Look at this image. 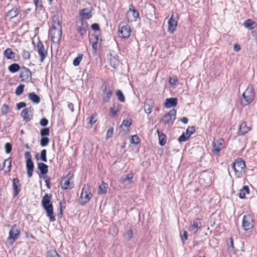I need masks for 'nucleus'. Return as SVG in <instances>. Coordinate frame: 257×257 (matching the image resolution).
Returning a JSON list of instances; mask_svg holds the SVG:
<instances>
[{
	"label": "nucleus",
	"mask_w": 257,
	"mask_h": 257,
	"mask_svg": "<svg viewBox=\"0 0 257 257\" xmlns=\"http://www.w3.org/2000/svg\"><path fill=\"white\" fill-rule=\"evenodd\" d=\"M42 204L43 208L46 211L47 215L49 218L50 221L55 220L53 214V208L51 201V195L46 194L43 197Z\"/></svg>",
	"instance_id": "1"
},
{
	"label": "nucleus",
	"mask_w": 257,
	"mask_h": 257,
	"mask_svg": "<svg viewBox=\"0 0 257 257\" xmlns=\"http://www.w3.org/2000/svg\"><path fill=\"white\" fill-rule=\"evenodd\" d=\"M52 28L49 32V36L51 38V41L53 43H57L59 42L61 37V26L60 22L55 21L53 19L52 22Z\"/></svg>",
	"instance_id": "2"
},
{
	"label": "nucleus",
	"mask_w": 257,
	"mask_h": 257,
	"mask_svg": "<svg viewBox=\"0 0 257 257\" xmlns=\"http://www.w3.org/2000/svg\"><path fill=\"white\" fill-rule=\"evenodd\" d=\"M232 167L235 172V175L237 178L241 177L242 174L245 172V162L240 158L235 160L232 164Z\"/></svg>",
	"instance_id": "3"
},
{
	"label": "nucleus",
	"mask_w": 257,
	"mask_h": 257,
	"mask_svg": "<svg viewBox=\"0 0 257 257\" xmlns=\"http://www.w3.org/2000/svg\"><path fill=\"white\" fill-rule=\"evenodd\" d=\"M91 189L88 185H85L82 189L80 195L79 203L81 205H84L88 203L92 197Z\"/></svg>",
	"instance_id": "4"
},
{
	"label": "nucleus",
	"mask_w": 257,
	"mask_h": 257,
	"mask_svg": "<svg viewBox=\"0 0 257 257\" xmlns=\"http://www.w3.org/2000/svg\"><path fill=\"white\" fill-rule=\"evenodd\" d=\"M255 92L252 85H249L245 91L243 93L242 96L244 100V105L250 104L254 99Z\"/></svg>",
	"instance_id": "5"
},
{
	"label": "nucleus",
	"mask_w": 257,
	"mask_h": 257,
	"mask_svg": "<svg viewBox=\"0 0 257 257\" xmlns=\"http://www.w3.org/2000/svg\"><path fill=\"white\" fill-rule=\"evenodd\" d=\"M176 115V110L174 109H172L169 112L163 116L161 119V121L165 125L171 126L175 120Z\"/></svg>",
	"instance_id": "6"
},
{
	"label": "nucleus",
	"mask_w": 257,
	"mask_h": 257,
	"mask_svg": "<svg viewBox=\"0 0 257 257\" xmlns=\"http://www.w3.org/2000/svg\"><path fill=\"white\" fill-rule=\"evenodd\" d=\"M253 226V217L251 214H247L242 218V226L245 231L252 228Z\"/></svg>",
	"instance_id": "7"
},
{
	"label": "nucleus",
	"mask_w": 257,
	"mask_h": 257,
	"mask_svg": "<svg viewBox=\"0 0 257 257\" xmlns=\"http://www.w3.org/2000/svg\"><path fill=\"white\" fill-rule=\"evenodd\" d=\"M89 41L92 44V48L96 51L100 47L101 37L98 34H91L89 37Z\"/></svg>",
	"instance_id": "8"
},
{
	"label": "nucleus",
	"mask_w": 257,
	"mask_h": 257,
	"mask_svg": "<svg viewBox=\"0 0 257 257\" xmlns=\"http://www.w3.org/2000/svg\"><path fill=\"white\" fill-rule=\"evenodd\" d=\"M202 227V223L201 220L199 218H196L193 221L190 222V224L188 228L189 232L195 234L196 233L198 229Z\"/></svg>",
	"instance_id": "9"
},
{
	"label": "nucleus",
	"mask_w": 257,
	"mask_h": 257,
	"mask_svg": "<svg viewBox=\"0 0 257 257\" xmlns=\"http://www.w3.org/2000/svg\"><path fill=\"white\" fill-rule=\"evenodd\" d=\"M20 234V232L19 227L17 225H13L9 233L8 239L10 240H12V242H14L18 238Z\"/></svg>",
	"instance_id": "10"
},
{
	"label": "nucleus",
	"mask_w": 257,
	"mask_h": 257,
	"mask_svg": "<svg viewBox=\"0 0 257 257\" xmlns=\"http://www.w3.org/2000/svg\"><path fill=\"white\" fill-rule=\"evenodd\" d=\"M20 78L22 79L21 81L24 82H29L32 79V73L29 69L23 67L21 69Z\"/></svg>",
	"instance_id": "11"
},
{
	"label": "nucleus",
	"mask_w": 257,
	"mask_h": 257,
	"mask_svg": "<svg viewBox=\"0 0 257 257\" xmlns=\"http://www.w3.org/2000/svg\"><path fill=\"white\" fill-rule=\"evenodd\" d=\"M224 140L222 139H215L213 143L212 151L215 153L218 154L224 148Z\"/></svg>",
	"instance_id": "12"
},
{
	"label": "nucleus",
	"mask_w": 257,
	"mask_h": 257,
	"mask_svg": "<svg viewBox=\"0 0 257 257\" xmlns=\"http://www.w3.org/2000/svg\"><path fill=\"white\" fill-rule=\"evenodd\" d=\"M126 16L128 21L132 22L136 20L139 16V14L135 8L132 5H131L128 11L127 12Z\"/></svg>",
	"instance_id": "13"
},
{
	"label": "nucleus",
	"mask_w": 257,
	"mask_h": 257,
	"mask_svg": "<svg viewBox=\"0 0 257 257\" xmlns=\"http://www.w3.org/2000/svg\"><path fill=\"white\" fill-rule=\"evenodd\" d=\"M36 47L40 57V62H43L47 55V52L45 50L43 44L40 41L37 43Z\"/></svg>",
	"instance_id": "14"
},
{
	"label": "nucleus",
	"mask_w": 257,
	"mask_h": 257,
	"mask_svg": "<svg viewBox=\"0 0 257 257\" xmlns=\"http://www.w3.org/2000/svg\"><path fill=\"white\" fill-rule=\"evenodd\" d=\"M61 187L64 190L73 188L74 185L72 178L68 177L63 178L61 182Z\"/></svg>",
	"instance_id": "15"
},
{
	"label": "nucleus",
	"mask_w": 257,
	"mask_h": 257,
	"mask_svg": "<svg viewBox=\"0 0 257 257\" xmlns=\"http://www.w3.org/2000/svg\"><path fill=\"white\" fill-rule=\"evenodd\" d=\"M33 110L32 107H29L22 111L21 115L25 121L28 122L33 118Z\"/></svg>",
	"instance_id": "16"
},
{
	"label": "nucleus",
	"mask_w": 257,
	"mask_h": 257,
	"mask_svg": "<svg viewBox=\"0 0 257 257\" xmlns=\"http://www.w3.org/2000/svg\"><path fill=\"white\" fill-rule=\"evenodd\" d=\"M177 21L175 18L174 15L173 14L168 21V32L173 33L177 26Z\"/></svg>",
	"instance_id": "17"
},
{
	"label": "nucleus",
	"mask_w": 257,
	"mask_h": 257,
	"mask_svg": "<svg viewBox=\"0 0 257 257\" xmlns=\"http://www.w3.org/2000/svg\"><path fill=\"white\" fill-rule=\"evenodd\" d=\"M112 94L111 88L108 85L104 86V89L103 91L104 102H108Z\"/></svg>",
	"instance_id": "18"
},
{
	"label": "nucleus",
	"mask_w": 257,
	"mask_h": 257,
	"mask_svg": "<svg viewBox=\"0 0 257 257\" xmlns=\"http://www.w3.org/2000/svg\"><path fill=\"white\" fill-rule=\"evenodd\" d=\"M131 32V29L129 26L125 25L122 26L119 30V33L120 37L123 38H127L130 37Z\"/></svg>",
	"instance_id": "19"
},
{
	"label": "nucleus",
	"mask_w": 257,
	"mask_h": 257,
	"mask_svg": "<svg viewBox=\"0 0 257 257\" xmlns=\"http://www.w3.org/2000/svg\"><path fill=\"white\" fill-rule=\"evenodd\" d=\"M87 27V23L81 21L77 24V30L80 35L83 36L86 33Z\"/></svg>",
	"instance_id": "20"
},
{
	"label": "nucleus",
	"mask_w": 257,
	"mask_h": 257,
	"mask_svg": "<svg viewBox=\"0 0 257 257\" xmlns=\"http://www.w3.org/2000/svg\"><path fill=\"white\" fill-rule=\"evenodd\" d=\"M109 62L111 66L114 68H116L119 65V60L118 59V56L116 54L113 53H110L109 55Z\"/></svg>",
	"instance_id": "21"
},
{
	"label": "nucleus",
	"mask_w": 257,
	"mask_h": 257,
	"mask_svg": "<svg viewBox=\"0 0 257 257\" xmlns=\"http://www.w3.org/2000/svg\"><path fill=\"white\" fill-rule=\"evenodd\" d=\"M178 99L176 98L171 97L167 98L165 102V106L166 108H170L176 106L177 104Z\"/></svg>",
	"instance_id": "22"
},
{
	"label": "nucleus",
	"mask_w": 257,
	"mask_h": 257,
	"mask_svg": "<svg viewBox=\"0 0 257 257\" xmlns=\"http://www.w3.org/2000/svg\"><path fill=\"white\" fill-rule=\"evenodd\" d=\"M154 102L151 99L146 100L144 103V110L147 114H150L152 112V108L153 106Z\"/></svg>",
	"instance_id": "23"
},
{
	"label": "nucleus",
	"mask_w": 257,
	"mask_h": 257,
	"mask_svg": "<svg viewBox=\"0 0 257 257\" xmlns=\"http://www.w3.org/2000/svg\"><path fill=\"white\" fill-rule=\"evenodd\" d=\"M21 184L18 178H14L13 180V188L14 193V196H16L21 190Z\"/></svg>",
	"instance_id": "24"
},
{
	"label": "nucleus",
	"mask_w": 257,
	"mask_h": 257,
	"mask_svg": "<svg viewBox=\"0 0 257 257\" xmlns=\"http://www.w3.org/2000/svg\"><path fill=\"white\" fill-rule=\"evenodd\" d=\"M249 127L247 126L246 122H242L240 125L237 134L239 136L244 135L250 130Z\"/></svg>",
	"instance_id": "25"
},
{
	"label": "nucleus",
	"mask_w": 257,
	"mask_h": 257,
	"mask_svg": "<svg viewBox=\"0 0 257 257\" xmlns=\"http://www.w3.org/2000/svg\"><path fill=\"white\" fill-rule=\"evenodd\" d=\"M34 165L32 160L26 161V169L27 175L29 178H31L33 175Z\"/></svg>",
	"instance_id": "26"
},
{
	"label": "nucleus",
	"mask_w": 257,
	"mask_h": 257,
	"mask_svg": "<svg viewBox=\"0 0 257 257\" xmlns=\"http://www.w3.org/2000/svg\"><path fill=\"white\" fill-rule=\"evenodd\" d=\"M134 175L132 173H129L125 176L122 178L120 180V182L124 186H126L130 184L132 182Z\"/></svg>",
	"instance_id": "27"
},
{
	"label": "nucleus",
	"mask_w": 257,
	"mask_h": 257,
	"mask_svg": "<svg viewBox=\"0 0 257 257\" xmlns=\"http://www.w3.org/2000/svg\"><path fill=\"white\" fill-rule=\"evenodd\" d=\"M121 109V105L118 103H114L110 108V112L112 116H116L117 112L120 111Z\"/></svg>",
	"instance_id": "28"
},
{
	"label": "nucleus",
	"mask_w": 257,
	"mask_h": 257,
	"mask_svg": "<svg viewBox=\"0 0 257 257\" xmlns=\"http://www.w3.org/2000/svg\"><path fill=\"white\" fill-rule=\"evenodd\" d=\"M12 158H9L5 160L4 162L3 168H5V171L6 173H9L11 171L12 167Z\"/></svg>",
	"instance_id": "29"
},
{
	"label": "nucleus",
	"mask_w": 257,
	"mask_h": 257,
	"mask_svg": "<svg viewBox=\"0 0 257 257\" xmlns=\"http://www.w3.org/2000/svg\"><path fill=\"white\" fill-rule=\"evenodd\" d=\"M4 55L7 59H13L15 58V54L10 48H7L4 51Z\"/></svg>",
	"instance_id": "30"
},
{
	"label": "nucleus",
	"mask_w": 257,
	"mask_h": 257,
	"mask_svg": "<svg viewBox=\"0 0 257 257\" xmlns=\"http://www.w3.org/2000/svg\"><path fill=\"white\" fill-rule=\"evenodd\" d=\"M157 133L159 138V144L161 146H164L166 143V136L159 129L157 130Z\"/></svg>",
	"instance_id": "31"
},
{
	"label": "nucleus",
	"mask_w": 257,
	"mask_h": 257,
	"mask_svg": "<svg viewBox=\"0 0 257 257\" xmlns=\"http://www.w3.org/2000/svg\"><path fill=\"white\" fill-rule=\"evenodd\" d=\"M19 13V11L18 9L16 7H15L12 9L7 13V16L9 17L10 19H12L17 17Z\"/></svg>",
	"instance_id": "32"
},
{
	"label": "nucleus",
	"mask_w": 257,
	"mask_h": 257,
	"mask_svg": "<svg viewBox=\"0 0 257 257\" xmlns=\"http://www.w3.org/2000/svg\"><path fill=\"white\" fill-rule=\"evenodd\" d=\"M243 26L247 29L252 30L256 27V24L252 20L247 19L244 21Z\"/></svg>",
	"instance_id": "33"
},
{
	"label": "nucleus",
	"mask_w": 257,
	"mask_h": 257,
	"mask_svg": "<svg viewBox=\"0 0 257 257\" xmlns=\"http://www.w3.org/2000/svg\"><path fill=\"white\" fill-rule=\"evenodd\" d=\"M28 97L33 102L38 104L40 102V98L34 92L30 93Z\"/></svg>",
	"instance_id": "34"
},
{
	"label": "nucleus",
	"mask_w": 257,
	"mask_h": 257,
	"mask_svg": "<svg viewBox=\"0 0 257 257\" xmlns=\"http://www.w3.org/2000/svg\"><path fill=\"white\" fill-rule=\"evenodd\" d=\"M80 15L85 19H89L92 16L91 11L87 8L83 9Z\"/></svg>",
	"instance_id": "35"
},
{
	"label": "nucleus",
	"mask_w": 257,
	"mask_h": 257,
	"mask_svg": "<svg viewBox=\"0 0 257 257\" xmlns=\"http://www.w3.org/2000/svg\"><path fill=\"white\" fill-rule=\"evenodd\" d=\"M38 168L42 174H46L48 171V167L43 163H38Z\"/></svg>",
	"instance_id": "36"
},
{
	"label": "nucleus",
	"mask_w": 257,
	"mask_h": 257,
	"mask_svg": "<svg viewBox=\"0 0 257 257\" xmlns=\"http://www.w3.org/2000/svg\"><path fill=\"white\" fill-rule=\"evenodd\" d=\"M249 188L247 186H244L242 189H241L238 193V196L239 198L243 199L245 198L246 194H249Z\"/></svg>",
	"instance_id": "37"
},
{
	"label": "nucleus",
	"mask_w": 257,
	"mask_h": 257,
	"mask_svg": "<svg viewBox=\"0 0 257 257\" xmlns=\"http://www.w3.org/2000/svg\"><path fill=\"white\" fill-rule=\"evenodd\" d=\"M20 69V65L17 63H13L8 67L9 71L13 73L17 72Z\"/></svg>",
	"instance_id": "38"
},
{
	"label": "nucleus",
	"mask_w": 257,
	"mask_h": 257,
	"mask_svg": "<svg viewBox=\"0 0 257 257\" xmlns=\"http://www.w3.org/2000/svg\"><path fill=\"white\" fill-rule=\"evenodd\" d=\"M107 184L104 183L103 181L99 186L98 193L105 194L107 192Z\"/></svg>",
	"instance_id": "39"
},
{
	"label": "nucleus",
	"mask_w": 257,
	"mask_h": 257,
	"mask_svg": "<svg viewBox=\"0 0 257 257\" xmlns=\"http://www.w3.org/2000/svg\"><path fill=\"white\" fill-rule=\"evenodd\" d=\"M82 54H79L77 57H76L73 62V64L75 66H78L79 65L80 62L81 61L83 58Z\"/></svg>",
	"instance_id": "40"
},
{
	"label": "nucleus",
	"mask_w": 257,
	"mask_h": 257,
	"mask_svg": "<svg viewBox=\"0 0 257 257\" xmlns=\"http://www.w3.org/2000/svg\"><path fill=\"white\" fill-rule=\"evenodd\" d=\"M134 232L132 229L128 230L123 235L124 238L127 240H130L133 237Z\"/></svg>",
	"instance_id": "41"
},
{
	"label": "nucleus",
	"mask_w": 257,
	"mask_h": 257,
	"mask_svg": "<svg viewBox=\"0 0 257 257\" xmlns=\"http://www.w3.org/2000/svg\"><path fill=\"white\" fill-rule=\"evenodd\" d=\"M116 95L118 98V99L121 102L125 101V97L123 94L122 91L120 90H117L116 92Z\"/></svg>",
	"instance_id": "42"
},
{
	"label": "nucleus",
	"mask_w": 257,
	"mask_h": 257,
	"mask_svg": "<svg viewBox=\"0 0 257 257\" xmlns=\"http://www.w3.org/2000/svg\"><path fill=\"white\" fill-rule=\"evenodd\" d=\"M24 87H25V85H24V84H21L19 86H18L16 90V91H15L16 95H21L24 91Z\"/></svg>",
	"instance_id": "43"
},
{
	"label": "nucleus",
	"mask_w": 257,
	"mask_h": 257,
	"mask_svg": "<svg viewBox=\"0 0 257 257\" xmlns=\"http://www.w3.org/2000/svg\"><path fill=\"white\" fill-rule=\"evenodd\" d=\"M140 139L137 135H134L130 140L131 144L137 145L139 143Z\"/></svg>",
	"instance_id": "44"
},
{
	"label": "nucleus",
	"mask_w": 257,
	"mask_h": 257,
	"mask_svg": "<svg viewBox=\"0 0 257 257\" xmlns=\"http://www.w3.org/2000/svg\"><path fill=\"white\" fill-rule=\"evenodd\" d=\"M49 143V139L47 137H42L41 139L40 145L42 147L47 146Z\"/></svg>",
	"instance_id": "45"
},
{
	"label": "nucleus",
	"mask_w": 257,
	"mask_h": 257,
	"mask_svg": "<svg viewBox=\"0 0 257 257\" xmlns=\"http://www.w3.org/2000/svg\"><path fill=\"white\" fill-rule=\"evenodd\" d=\"M47 151L46 150H42L41 152L40 158L42 161L44 162H47V160L46 158Z\"/></svg>",
	"instance_id": "46"
},
{
	"label": "nucleus",
	"mask_w": 257,
	"mask_h": 257,
	"mask_svg": "<svg viewBox=\"0 0 257 257\" xmlns=\"http://www.w3.org/2000/svg\"><path fill=\"white\" fill-rule=\"evenodd\" d=\"M195 132V127L194 126H189L186 131L185 134L189 137L193 134Z\"/></svg>",
	"instance_id": "47"
},
{
	"label": "nucleus",
	"mask_w": 257,
	"mask_h": 257,
	"mask_svg": "<svg viewBox=\"0 0 257 257\" xmlns=\"http://www.w3.org/2000/svg\"><path fill=\"white\" fill-rule=\"evenodd\" d=\"M41 135L42 137L49 136L50 134V130L48 127H45L41 130Z\"/></svg>",
	"instance_id": "48"
},
{
	"label": "nucleus",
	"mask_w": 257,
	"mask_h": 257,
	"mask_svg": "<svg viewBox=\"0 0 257 257\" xmlns=\"http://www.w3.org/2000/svg\"><path fill=\"white\" fill-rule=\"evenodd\" d=\"M189 137L186 135L185 133H183L181 136H180L178 139L180 143L186 141L188 139Z\"/></svg>",
	"instance_id": "49"
},
{
	"label": "nucleus",
	"mask_w": 257,
	"mask_h": 257,
	"mask_svg": "<svg viewBox=\"0 0 257 257\" xmlns=\"http://www.w3.org/2000/svg\"><path fill=\"white\" fill-rule=\"evenodd\" d=\"M22 56L24 60L29 59L31 57L30 52L26 50H23Z\"/></svg>",
	"instance_id": "50"
},
{
	"label": "nucleus",
	"mask_w": 257,
	"mask_h": 257,
	"mask_svg": "<svg viewBox=\"0 0 257 257\" xmlns=\"http://www.w3.org/2000/svg\"><path fill=\"white\" fill-rule=\"evenodd\" d=\"M132 124V120L131 119H125L123 120L122 123V125L126 127H129Z\"/></svg>",
	"instance_id": "51"
},
{
	"label": "nucleus",
	"mask_w": 257,
	"mask_h": 257,
	"mask_svg": "<svg viewBox=\"0 0 257 257\" xmlns=\"http://www.w3.org/2000/svg\"><path fill=\"white\" fill-rule=\"evenodd\" d=\"M2 113L3 114H7L9 111V107L7 104H4L2 107Z\"/></svg>",
	"instance_id": "52"
},
{
	"label": "nucleus",
	"mask_w": 257,
	"mask_h": 257,
	"mask_svg": "<svg viewBox=\"0 0 257 257\" xmlns=\"http://www.w3.org/2000/svg\"><path fill=\"white\" fill-rule=\"evenodd\" d=\"M34 4L36 6V9H39L40 10L42 8L43 6L41 4L40 0H33Z\"/></svg>",
	"instance_id": "53"
},
{
	"label": "nucleus",
	"mask_w": 257,
	"mask_h": 257,
	"mask_svg": "<svg viewBox=\"0 0 257 257\" xmlns=\"http://www.w3.org/2000/svg\"><path fill=\"white\" fill-rule=\"evenodd\" d=\"M96 116V114L95 113H92L89 121V123L91 125H92L93 124H94L96 121V119H95Z\"/></svg>",
	"instance_id": "54"
},
{
	"label": "nucleus",
	"mask_w": 257,
	"mask_h": 257,
	"mask_svg": "<svg viewBox=\"0 0 257 257\" xmlns=\"http://www.w3.org/2000/svg\"><path fill=\"white\" fill-rule=\"evenodd\" d=\"M178 81V79L177 77L174 76L173 77H171L169 79V82L170 84L172 85L176 86V82Z\"/></svg>",
	"instance_id": "55"
},
{
	"label": "nucleus",
	"mask_w": 257,
	"mask_h": 257,
	"mask_svg": "<svg viewBox=\"0 0 257 257\" xmlns=\"http://www.w3.org/2000/svg\"><path fill=\"white\" fill-rule=\"evenodd\" d=\"M12 145L9 143H7L5 144V149L7 153H9L12 151Z\"/></svg>",
	"instance_id": "56"
},
{
	"label": "nucleus",
	"mask_w": 257,
	"mask_h": 257,
	"mask_svg": "<svg viewBox=\"0 0 257 257\" xmlns=\"http://www.w3.org/2000/svg\"><path fill=\"white\" fill-rule=\"evenodd\" d=\"M113 133V128L110 127L107 131L106 138L107 139L110 138L112 137Z\"/></svg>",
	"instance_id": "57"
},
{
	"label": "nucleus",
	"mask_w": 257,
	"mask_h": 257,
	"mask_svg": "<svg viewBox=\"0 0 257 257\" xmlns=\"http://www.w3.org/2000/svg\"><path fill=\"white\" fill-rule=\"evenodd\" d=\"M40 124L43 126H45L48 124V120L46 118H43L40 121Z\"/></svg>",
	"instance_id": "58"
},
{
	"label": "nucleus",
	"mask_w": 257,
	"mask_h": 257,
	"mask_svg": "<svg viewBox=\"0 0 257 257\" xmlns=\"http://www.w3.org/2000/svg\"><path fill=\"white\" fill-rule=\"evenodd\" d=\"M25 157L26 159V161L32 160V156L30 152H27L25 153Z\"/></svg>",
	"instance_id": "59"
},
{
	"label": "nucleus",
	"mask_w": 257,
	"mask_h": 257,
	"mask_svg": "<svg viewBox=\"0 0 257 257\" xmlns=\"http://www.w3.org/2000/svg\"><path fill=\"white\" fill-rule=\"evenodd\" d=\"M26 105V104L25 102H20L17 104V107L18 109H20L23 107H25Z\"/></svg>",
	"instance_id": "60"
},
{
	"label": "nucleus",
	"mask_w": 257,
	"mask_h": 257,
	"mask_svg": "<svg viewBox=\"0 0 257 257\" xmlns=\"http://www.w3.org/2000/svg\"><path fill=\"white\" fill-rule=\"evenodd\" d=\"M188 239V233L187 231L184 230L183 231V237H182V242L184 243L185 241H186Z\"/></svg>",
	"instance_id": "61"
},
{
	"label": "nucleus",
	"mask_w": 257,
	"mask_h": 257,
	"mask_svg": "<svg viewBox=\"0 0 257 257\" xmlns=\"http://www.w3.org/2000/svg\"><path fill=\"white\" fill-rule=\"evenodd\" d=\"M91 28L94 31H98L99 30V26L98 24L94 23L91 25Z\"/></svg>",
	"instance_id": "62"
},
{
	"label": "nucleus",
	"mask_w": 257,
	"mask_h": 257,
	"mask_svg": "<svg viewBox=\"0 0 257 257\" xmlns=\"http://www.w3.org/2000/svg\"><path fill=\"white\" fill-rule=\"evenodd\" d=\"M233 50L234 51L238 52L240 50V45L237 43L234 45Z\"/></svg>",
	"instance_id": "63"
},
{
	"label": "nucleus",
	"mask_w": 257,
	"mask_h": 257,
	"mask_svg": "<svg viewBox=\"0 0 257 257\" xmlns=\"http://www.w3.org/2000/svg\"><path fill=\"white\" fill-rule=\"evenodd\" d=\"M181 121L183 123H185V124H186V123L188 122V118H187V117H182V118L181 119Z\"/></svg>",
	"instance_id": "64"
}]
</instances>
